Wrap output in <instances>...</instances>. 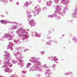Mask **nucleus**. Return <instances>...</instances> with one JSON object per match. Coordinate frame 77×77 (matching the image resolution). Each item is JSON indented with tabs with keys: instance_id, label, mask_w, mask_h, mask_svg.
<instances>
[{
	"instance_id": "nucleus-1",
	"label": "nucleus",
	"mask_w": 77,
	"mask_h": 77,
	"mask_svg": "<svg viewBox=\"0 0 77 77\" xmlns=\"http://www.w3.org/2000/svg\"><path fill=\"white\" fill-rule=\"evenodd\" d=\"M29 23L31 25H32L33 24H34V21L32 20H31L30 21V22H29Z\"/></svg>"
},
{
	"instance_id": "nucleus-2",
	"label": "nucleus",
	"mask_w": 77,
	"mask_h": 77,
	"mask_svg": "<svg viewBox=\"0 0 77 77\" xmlns=\"http://www.w3.org/2000/svg\"><path fill=\"white\" fill-rule=\"evenodd\" d=\"M1 23H2V24H4V23L5 22H4V21L3 20H2L1 21Z\"/></svg>"
},
{
	"instance_id": "nucleus-3",
	"label": "nucleus",
	"mask_w": 77,
	"mask_h": 77,
	"mask_svg": "<svg viewBox=\"0 0 77 77\" xmlns=\"http://www.w3.org/2000/svg\"><path fill=\"white\" fill-rule=\"evenodd\" d=\"M54 60L55 61H56V60H57V58H56V57H54Z\"/></svg>"
},
{
	"instance_id": "nucleus-4",
	"label": "nucleus",
	"mask_w": 77,
	"mask_h": 77,
	"mask_svg": "<svg viewBox=\"0 0 77 77\" xmlns=\"http://www.w3.org/2000/svg\"><path fill=\"white\" fill-rule=\"evenodd\" d=\"M41 53L42 54H44V53L43 51H42Z\"/></svg>"
}]
</instances>
